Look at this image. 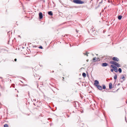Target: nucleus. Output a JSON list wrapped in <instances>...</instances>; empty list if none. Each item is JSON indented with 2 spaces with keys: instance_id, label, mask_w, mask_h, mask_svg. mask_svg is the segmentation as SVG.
Segmentation results:
<instances>
[{
  "instance_id": "nucleus-13",
  "label": "nucleus",
  "mask_w": 127,
  "mask_h": 127,
  "mask_svg": "<svg viewBox=\"0 0 127 127\" xmlns=\"http://www.w3.org/2000/svg\"><path fill=\"white\" fill-rule=\"evenodd\" d=\"M118 71L119 73H121L122 71L121 69V68H119L118 69Z\"/></svg>"
},
{
  "instance_id": "nucleus-11",
  "label": "nucleus",
  "mask_w": 127,
  "mask_h": 127,
  "mask_svg": "<svg viewBox=\"0 0 127 127\" xmlns=\"http://www.w3.org/2000/svg\"><path fill=\"white\" fill-rule=\"evenodd\" d=\"M122 17V16L121 15H119L118 16V18L119 20H120L121 19Z\"/></svg>"
},
{
  "instance_id": "nucleus-21",
  "label": "nucleus",
  "mask_w": 127,
  "mask_h": 127,
  "mask_svg": "<svg viewBox=\"0 0 127 127\" xmlns=\"http://www.w3.org/2000/svg\"><path fill=\"white\" fill-rule=\"evenodd\" d=\"M14 61L16 62L17 61V59H15L14 60Z\"/></svg>"
},
{
  "instance_id": "nucleus-23",
  "label": "nucleus",
  "mask_w": 127,
  "mask_h": 127,
  "mask_svg": "<svg viewBox=\"0 0 127 127\" xmlns=\"http://www.w3.org/2000/svg\"><path fill=\"white\" fill-rule=\"evenodd\" d=\"M34 47H36V46H34Z\"/></svg>"
},
{
  "instance_id": "nucleus-9",
  "label": "nucleus",
  "mask_w": 127,
  "mask_h": 127,
  "mask_svg": "<svg viewBox=\"0 0 127 127\" xmlns=\"http://www.w3.org/2000/svg\"><path fill=\"white\" fill-rule=\"evenodd\" d=\"M112 83H110L109 84V88L110 89H111L112 88Z\"/></svg>"
},
{
  "instance_id": "nucleus-24",
  "label": "nucleus",
  "mask_w": 127,
  "mask_h": 127,
  "mask_svg": "<svg viewBox=\"0 0 127 127\" xmlns=\"http://www.w3.org/2000/svg\"><path fill=\"white\" fill-rule=\"evenodd\" d=\"M40 79V78H39V79H38V80H39Z\"/></svg>"
},
{
  "instance_id": "nucleus-12",
  "label": "nucleus",
  "mask_w": 127,
  "mask_h": 127,
  "mask_svg": "<svg viewBox=\"0 0 127 127\" xmlns=\"http://www.w3.org/2000/svg\"><path fill=\"white\" fill-rule=\"evenodd\" d=\"M82 76L84 77H86V75L85 73H82Z\"/></svg>"
},
{
  "instance_id": "nucleus-4",
  "label": "nucleus",
  "mask_w": 127,
  "mask_h": 127,
  "mask_svg": "<svg viewBox=\"0 0 127 127\" xmlns=\"http://www.w3.org/2000/svg\"><path fill=\"white\" fill-rule=\"evenodd\" d=\"M126 75H122L121 77V78L123 79V80L125 79Z\"/></svg>"
},
{
  "instance_id": "nucleus-1",
  "label": "nucleus",
  "mask_w": 127,
  "mask_h": 127,
  "mask_svg": "<svg viewBox=\"0 0 127 127\" xmlns=\"http://www.w3.org/2000/svg\"><path fill=\"white\" fill-rule=\"evenodd\" d=\"M112 60L114 61H110L109 63L110 64H114L118 67L120 66V64L115 62H118L119 61V60L118 58L114 57L113 58Z\"/></svg>"
},
{
  "instance_id": "nucleus-17",
  "label": "nucleus",
  "mask_w": 127,
  "mask_h": 127,
  "mask_svg": "<svg viewBox=\"0 0 127 127\" xmlns=\"http://www.w3.org/2000/svg\"><path fill=\"white\" fill-rule=\"evenodd\" d=\"M93 61H96L95 60H96V58H95V57L93 59Z\"/></svg>"
},
{
  "instance_id": "nucleus-3",
  "label": "nucleus",
  "mask_w": 127,
  "mask_h": 127,
  "mask_svg": "<svg viewBox=\"0 0 127 127\" xmlns=\"http://www.w3.org/2000/svg\"><path fill=\"white\" fill-rule=\"evenodd\" d=\"M110 66L114 69V70L115 72H117L118 71V68L115 66L113 65H111Z\"/></svg>"
},
{
  "instance_id": "nucleus-5",
  "label": "nucleus",
  "mask_w": 127,
  "mask_h": 127,
  "mask_svg": "<svg viewBox=\"0 0 127 127\" xmlns=\"http://www.w3.org/2000/svg\"><path fill=\"white\" fill-rule=\"evenodd\" d=\"M98 81L97 80H95V83H94V85L96 87L98 85Z\"/></svg>"
},
{
  "instance_id": "nucleus-14",
  "label": "nucleus",
  "mask_w": 127,
  "mask_h": 127,
  "mask_svg": "<svg viewBox=\"0 0 127 127\" xmlns=\"http://www.w3.org/2000/svg\"><path fill=\"white\" fill-rule=\"evenodd\" d=\"M117 78V75H116L115 76H114V78L115 79H116Z\"/></svg>"
},
{
  "instance_id": "nucleus-10",
  "label": "nucleus",
  "mask_w": 127,
  "mask_h": 127,
  "mask_svg": "<svg viewBox=\"0 0 127 127\" xmlns=\"http://www.w3.org/2000/svg\"><path fill=\"white\" fill-rule=\"evenodd\" d=\"M48 14L50 15H53V13L52 11H50L48 12Z\"/></svg>"
},
{
  "instance_id": "nucleus-16",
  "label": "nucleus",
  "mask_w": 127,
  "mask_h": 127,
  "mask_svg": "<svg viewBox=\"0 0 127 127\" xmlns=\"http://www.w3.org/2000/svg\"><path fill=\"white\" fill-rule=\"evenodd\" d=\"M103 88L104 89H105L106 88L105 86L104 85H103Z\"/></svg>"
},
{
  "instance_id": "nucleus-20",
  "label": "nucleus",
  "mask_w": 127,
  "mask_h": 127,
  "mask_svg": "<svg viewBox=\"0 0 127 127\" xmlns=\"http://www.w3.org/2000/svg\"><path fill=\"white\" fill-rule=\"evenodd\" d=\"M114 70V69H111V70H110L112 72H113V71Z\"/></svg>"
},
{
  "instance_id": "nucleus-8",
  "label": "nucleus",
  "mask_w": 127,
  "mask_h": 127,
  "mask_svg": "<svg viewBox=\"0 0 127 127\" xmlns=\"http://www.w3.org/2000/svg\"><path fill=\"white\" fill-rule=\"evenodd\" d=\"M97 88H98L99 90H102V86H99L98 85L97 86H96Z\"/></svg>"
},
{
  "instance_id": "nucleus-7",
  "label": "nucleus",
  "mask_w": 127,
  "mask_h": 127,
  "mask_svg": "<svg viewBox=\"0 0 127 127\" xmlns=\"http://www.w3.org/2000/svg\"><path fill=\"white\" fill-rule=\"evenodd\" d=\"M108 65V64L106 63H103L101 64V66L103 67H105L107 66Z\"/></svg>"
},
{
  "instance_id": "nucleus-6",
  "label": "nucleus",
  "mask_w": 127,
  "mask_h": 127,
  "mask_svg": "<svg viewBox=\"0 0 127 127\" xmlns=\"http://www.w3.org/2000/svg\"><path fill=\"white\" fill-rule=\"evenodd\" d=\"M39 19H41L42 18L43 16H42V13L40 12L39 13Z\"/></svg>"
},
{
  "instance_id": "nucleus-22",
  "label": "nucleus",
  "mask_w": 127,
  "mask_h": 127,
  "mask_svg": "<svg viewBox=\"0 0 127 127\" xmlns=\"http://www.w3.org/2000/svg\"><path fill=\"white\" fill-rule=\"evenodd\" d=\"M63 80H64V77H63Z\"/></svg>"
},
{
  "instance_id": "nucleus-18",
  "label": "nucleus",
  "mask_w": 127,
  "mask_h": 127,
  "mask_svg": "<svg viewBox=\"0 0 127 127\" xmlns=\"http://www.w3.org/2000/svg\"><path fill=\"white\" fill-rule=\"evenodd\" d=\"M88 53H86L85 54H84L85 55H86L87 56H88Z\"/></svg>"
},
{
  "instance_id": "nucleus-15",
  "label": "nucleus",
  "mask_w": 127,
  "mask_h": 127,
  "mask_svg": "<svg viewBox=\"0 0 127 127\" xmlns=\"http://www.w3.org/2000/svg\"><path fill=\"white\" fill-rule=\"evenodd\" d=\"M4 127H8V125L7 124L4 125Z\"/></svg>"
},
{
  "instance_id": "nucleus-2",
  "label": "nucleus",
  "mask_w": 127,
  "mask_h": 127,
  "mask_svg": "<svg viewBox=\"0 0 127 127\" xmlns=\"http://www.w3.org/2000/svg\"><path fill=\"white\" fill-rule=\"evenodd\" d=\"M73 2L77 4H82L84 3L83 1H82L80 0H73Z\"/></svg>"
},
{
  "instance_id": "nucleus-19",
  "label": "nucleus",
  "mask_w": 127,
  "mask_h": 127,
  "mask_svg": "<svg viewBox=\"0 0 127 127\" xmlns=\"http://www.w3.org/2000/svg\"><path fill=\"white\" fill-rule=\"evenodd\" d=\"M39 48H40L41 49H43V47L42 46H40L39 47Z\"/></svg>"
}]
</instances>
